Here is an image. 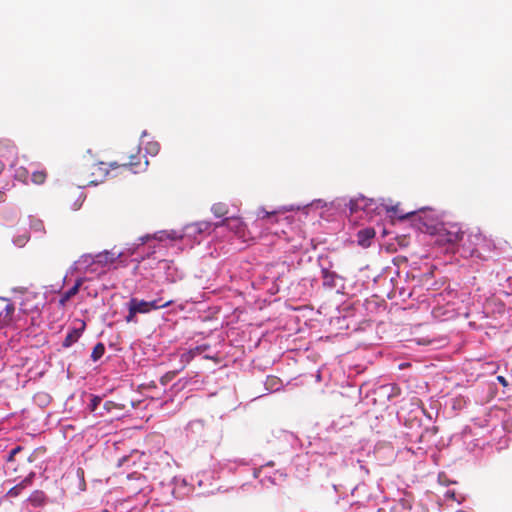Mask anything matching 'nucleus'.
Segmentation results:
<instances>
[{"instance_id":"f8f14e48","label":"nucleus","mask_w":512,"mask_h":512,"mask_svg":"<svg viewBox=\"0 0 512 512\" xmlns=\"http://www.w3.org/2000/svg\"><path fill=\"white\" fill-rule=\"evenodd\" d=\"M222 226H226L229 229L234 230L236 233H240V231L242 230V227H243V222L239 218L230 217V218H225L222 221L215 224V227H222Z\"/></svg>"},{"instance_id":"2eb2a0df","label":"nucleus","mask_w":512,"mask_h":512,"mask_svg":"<svg viewBox=\"0 0 512 512\" xmlns=\"http://www.w3.org/2000/svg\"><path fill=\"white\" fill-rule=\"evenodd\" d=\"M211 211L216 217H223L228 214L229 208L227 204L218 202L212 205Z\"/></svg>"},{"instance_id":"4468645a","label":"nucleus","mask_w":512,"mask_h":512,"mask_svg":"<svg viewBox=\"0 0 512 512\" xmlns=\"http://www.w3.org/2000/svg\"><path fill=\"white\" fill-rule=\"evenodd\" d=\"M372 202L373 200L360 196L350 200L349 209L351 213L357 212L360 209L365 210Z\"/></svg>"},{"instance_id":"a878e982","label":"nucleus","mask_w":512,"mask_h":512,"mask_svg":"<svg viewBox=\"0 0 512 512\" xmlns=\"http://www.w3.org/2000/svg\"><path fill=\"white\" fill-rule=\"evenodd\" d=\"M207 346L203 345V346H197L195 347L194 349H190L189 351L190 352H193V356L195 357L196 355H199L201 354L202 352H204L206 350Z\"/></svg>"},{"instance_id":"1a4fd4ad","label":"nucleus","mask_w":512,"mask_h":512,"mask_svg":"<svg viewBox=\"0 0 512 512\" xmlns=\"http://www.w3.org/2000/svg\"><path fill=\"white\" fill-rule=\"evenodd\" d=\"M465 238V232L457 225H452L446 232V241L451 244H462Z\"/></svg>"},{"instance_id":"6e6552de","label":"nucleus","mask_w":512,"mask_h":512,"mask_svg":"<svg viewBox=\"0 0 512 512\" xmlns=\"http://www.w3.org/2000/svg\"><path fill=\"white\" fill-rule=\"evenodd\" d=\"M85 326H86L85 323L81 322L79 327L71 329L68 332V334L66 335V337L62 343V346L65 348H68V347L72 346L74 343H76L79 340V338L81 337V335L85 329Z\"/></svg>"},{"instance_id":"473e14b6","label":"nucleus","mask_w":512,"mask_h":512,"mask_svg":"<svg viewBox=\"0 0 512 512\" xmlns=\"http://www.w3.org/2000/svg\"><path fill=\"white\" fill-rule=\"evenodd\" d=\"M21 306H25V303H22V304H21ZM21 309H22L24 312H27V311H28V309H27V308H25V307H22Z\"/></svg>"},{"instance_id":"a211bd4d","label":"nucleus","mask_w":512,"mask_h":512,"mask_svg":"<svg viewBox=\"0 0 512 512\" xmlns=\"http://www.w3.org/2000/svg\"><path fill=\"white\" fill-rule=\"evenodd\" d=\"M29 482H30V480L28 478L24 479L19 484L12 487L8 491L7 495L10 497H17L21 493V491L29 484Z\"/></svg>"},{"instance_id":"20e7f679","label":"nucleus","mask_w":512,"mask_h":512,"mask_svg":"<svg viewBox=\"0 0 512 512\" xmlns=\"http://www.w3.org/2000/svg\"><path fill=\"white\" fill-rule=\"evenodd\" d=\"M485 241V236L480 232L479 229H475L469 232H465V238L461 244V247L463 248L464 253L473 256L477 252V247L481 246Z\"/></svg>"},{"instance_id":"0eeeda50","label":"nucleus","mask_w":512,"mask_h":512,"mask_svg":"<svg viewBox=\"0 0 512 512\" xmlns=\"http://www.w3.org/2000/svg\"><path fill=\"white\" fill-rule=\"evenodd\" d=\"M17 157V147L9 139L0 140V158L1 159H15Z\"/></svg>"},{"instance_id":"6ab92c4d","label":"nucleus","mask_w":512,"mask_h":512,"mask_svg":"<svg viewBox=\"0 0 512 512\" xmlns=\"http://www.w3.org/2000/svg\"><path fill=\"white\" fill-rule=\"evenodd\" d=\"M105 353V346L103 343H97L91 353V359L96 362L98 361Z\"/></svg>"},{"instance_id":"f3484780","label":"nucleus","mask_w":512,"mask_h":512,"mask_svg":"<svg viewBox=\"0 0 512 512\" xmlns=\"http://www.w3.org/2000/svg\"><path fill=\"white\" fill-rule=\"evenodd\" d=\"M47 179V172L46 170H36L31 175V181L32 183L36 185L43 184Z\"/></svg>"},{"instance_id":"bb28decb","label":"nucleus","mask_w":512,"mask_h":512,"mask_svg":"<svg viewBox=\"0 0 512 512\" xmlns=\"http://www.w3.org/2000/svg\"><path fill=\"white\" fill-rule=\"evenodd\" d=\"M198 226H199V230L203 231V230L210 229L211 224L209 222H201V223L198 224Z\"/></svg>"},{"instance_id":"dca6fc26","label":"nucleus","mask_w":512,"mask_h":512,"mask_svg":"<svg viewBox=\"0 0 512 512\" xmlns=\"http://www.w3.org/2000/svg\"><path fill=\"white\" fill-rule=\"evenodd\" d=\"M385 209L388 213H393V214L397 215L398 218L401 220L414 215L413 211L407 212V213H402V211H400V209H399V204L392 205V206H386Z\"/></svg>"},{"instance_id":"2f4dec72","label":"nucleus","mask_w":512,"mask_h":512,"mask_svg":"<svg viewBox=\"0 0 512 512\" xmlns=\"http://www.w3.org/2000/svg\"><path fill=\"white\" fill-rule=\"evenodd\" d=\"M5 200L4 192L0 190V203Z\"/></svg>"},{"instance_id":"7ed1b4c3","label":"nucleus","mask_w":512,"mask_h":512,"mask_svg":"<svg viewBox=\"0 0 512 512\" xmlns=\"http://www.w3.org/2000/svg\"><path fill=\"white\" fill-rule=\"evenodd\" d=\"M144 158L145 156L141 155L139 148H136L135 153L122 156L121 162H112L109 164V167L112 169L121 168L123 171L138 173L144 170L148 165V161H143Z\"/></svg>"},{"instance_id":"c756f323","label":"nucleus","mask_w":512,"mask_h":512,"mask_svg":"<svg viewBox=\"0 0 512 512\" xmlns=\"http://www.w3.org/2000/svg\"><path fill=\"white\" fill-rule=\"evenodd\" d=\"M27 240H28V238H27L26 236H22V237H21V238H19V240L17 241V244H18L19 246L24 245V244H25V242H26Z\"/></svg>"},{"instance_id":"7c9ffc66","label":"nucleus","mask_w":512,"mask_h":512,"mask_svg":"<svg viewBox=\"0 0 512 512\" xmlns=\"http://www.w3.org/2000/svg\"><path fill=\"white\" fill-rule=\"evenodd\" d=\"M152 236L150 235H146L144 237H141L140 240H141V244H144L146 241H148L149 239H151Z\"/></svg>"},{"instance_id":"f257e3e1","label":"nucleus","mask_w":512,"mask_h":512,"mask_svg":"<svg viewBox=\"0 0 512 512\" xmlns=\"http://www.w3.org/2000/svg\"><path fill=\"white\" fill-rule=\"evenodd\" d=\"M257 216L258 220L261 221V225L277 236L287 235V228L292 223L290 216L281 214L279 211L268 212L264 208H261Z\"/></svg>"},{"instance_id":"cd10ccee","label":"nucleus","mask_w":512,"mask_h":512,"mask_svg":"<svg viewBox=\"0 0 512 512\" xmlns=\"http://www.w3.org/2000/svg\"><path fill=\"white\" fill-rule=\"evenodd\" d=\"M27 174H28V172H27V170L25 168H21L17 172V176L19 178H22V177L25 178L27 176Z\"/></svg>"},{"instance_id":"39448f33","label":"nucleus","mask_w":512,"mask_h":512,"mask_svg":"<svg viewBox=\"0 0 512 512\" xmlns=\"http://www.w3.org/2000/svg\"><path fill=\"white\" fill-rule=\"evenodd\" d=\"M108 166L104 162L92 163L89 167L90 175L86 177L85 185H97L101 183L108 175Z\"/></svg>"},{"instance_id":"393cba45","label":"nucleus","mask_w":512,"mask_h":512,"mask_svg":"<svg viewBox=\"0 0 512 512\" xmlns=\"http://www.w3.org/2000/svg\"><path fill=\"white\" fill-rule=\"evenodd\" d=\"M22 447L21 446H16L14 447L10 452H9V455L7 457V461H13L15 456L20 452L22 451Z\"/></svg>"},{"instance_id":"412c9836","label":"nucleus","mask_w":512,"mask_h":512,"mask_svg":"<svg viewBox=\"0 0 512 512\" xmlns=\"http://www.w3.org/2000/svg\"><path fill=\"white\" fill-rule=\"evenodd\" d=\"M445 499L456 501L457 503H461L463 497L457 494L454 490H447L444 494Z\"/></svg>"},{"instance_id":"423d86ee","label":"nucleus","mask_w":512,"mask_h":512,"mask_svg":"<svg viewBox=\"0 0 512 512\" xmlns=\"http://www.w3.org/2000/svg\"><path fill=\"white\" fill-rule=\"evenodd\" d=\"M15 311L13 303L8 299L0 298V324L8 325L12 319Z\"/></svg>"},{"instance_id":"4be33fe9","label":"nucleus","mask_w":512,"mask_h":512,"mask_svg":"<svg viewBox=\"0 0 512 512\" xmlns=\"http://www.w3.org/2000/svg\"><path fill=\"white\" fill-rule=\"evenodd\" d=\"M180 370H175V371H169L167 372L166 374H164L161 379H160V382L162 385H166L168 384L170 381H172L175 376L177 375V373L179 372Z\"/></svg>"},{"instance_id":"ddd939ff","label":"nucleus","mask_w":512,"mask_h":512,"mask_svg":"<svg viewBox=\"0 0 512 512\" xmlns=\"http://www.w3.org/2000/svg\"><path fill=\"white\" fill-rule=\"evenodd\" d=\"M375 237V231L373 228H365L357 233V241L359 245L368 247L370 241Z\"/></svg>"},{"instance_id":"c85d7f7f","label":"nucleus","mask_w":512,"mask_h":512,"mask_svg":"<svg viewBox=\"0 0 512 512\" xmlns=\"http://www.w3.org/2000/svg\"><path fill=\"white\" fill-rule=\"evenodd\" d=\"M497 380L503 385V386H507L508 383H507V380L505 379V377L503 376H498L497 377Z\"/></svg>"},{"instance_id":"b1692460","label":"nucleus","mask_w":512,"mask_h":512,"mask_svg":"<svg viewBox=\"0 0 512 512\" xmlns=\"http://www.w3.org/2000/svg\"><path fill=\"white\" fill-rule=\"evenodd\" d=\"M100 402H101V398H100V397H98V396H93V397L91 398L90 403H89V408H90V410H91V411H95V410L97 409L98 405L100 404Z\"/></svg>"},{"instance_id":"9d476101","label":"nucleus","mask_w":512,"mask_h":512,"mask_svg":"<svg viewBox=\"0 0 512 512\" xmlns=\"http://www.w3.org/2000/svg\"><path fill=\"white\" fill-rule=\"evenodd\" d=\"M83 258L85 259V262H87L88 259H91L93 263L107 265V264H111V263L115 262L116 255L109 251H105V252L95 255V257H92L89 255V256H84Z\"/></svg>"},{"instance_id":"f03ea898","label":"nucleus","mask_w":512,"mask_h":512,"mask_svg":"<svg viewBox=\"0 0 512 512\" xmlns=\"http://www.w3.org/2000/svg\"><path fill=\"white\" fill-rule=\"evenodd\" d=\"M174 303V300H167L163 302L162 298H157L152 301L139 300L131 298L128 302V314L125 316L127 323L137 322V314H148L153 310L166 308Z\"/></svg>"},{"instance_id":"9b49d317","label":"nucleus","mask_w":512,"mask_h":512,"mask_svg":"<svg viewBox=\"0 0 512 512\" xmlns=\"http://www.w3.org/2000/svg\"><path fill=\"white\" fill-rule=\"evenodd\" d=\"M83 282L84 280L82 278L77 279L70 289L62 293L59 299V304L64 306L72 297H74L79 292Z\"/></svg>"},{"instance_id":"5701e85b","label":"nucleus","mask_w":512,"mask_h":512,"mask_svg":"<svg viewBox=\"0 0 512 512\" xmlns=\"http://www.w3.org/2000/svg\"><path fill=\"white\" fill-rule=\"evenodd\" d=\"M322 278L324 279L325 283L332 284L335 274L331 271H329L327 268H322L321 270Z\"/></svg>"},{"instance_id":"aec40b11","label":"nucleus","mask_w":512,"mask_h":512,"mask_svg":"<svg viewBox=\"0 0 512 512\" xmlns=\"http://www.w3.org/2000/svg\"><path fill=\"white\" fill-rule=\"evenodd\" d=\"M194 359L193 352L187 351L183 353L180 357V361L182 363V366L180 367V371L185 368L187 364H189Z\"/></svg>"}]
</instances>
